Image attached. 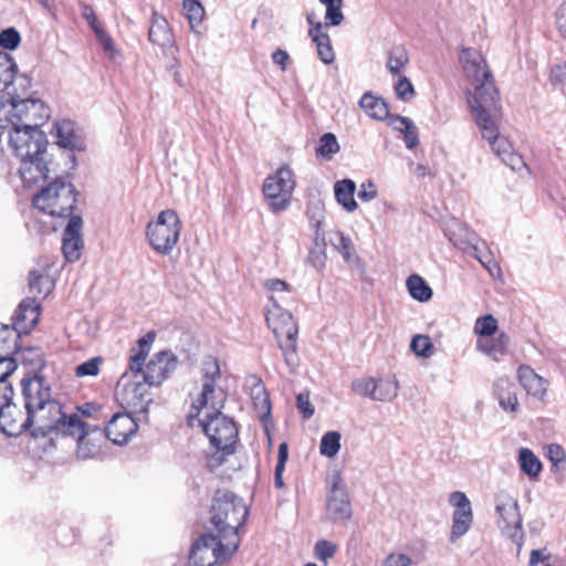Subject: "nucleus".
Returning a JSON list of instances; mask_svg holds the SVG:
<instances>
[{"label":"nucleus","mask_w":566,"mask_h":566,"mask_svg":"<svg viewBox=\"0 0 566 566\" xmlns=\"http://www.w3.org/2000/svg\"><path fill=\"white\" fill-rule=\"evenodd\" d=\"M21 385L32 437L66 436L70 430L78 429V416L62 411V406L51 398L50 387L43 377L22 379Z\"/></svg>","instance_id":"f257e3e1"},{"label":"nucleus","mask_w":566,"mask_h":566,"mask_svg":"<svg viewBox=\"0 0 566 566\" xmlns=\"http://www.w3.org/2000/svg\"><path fill=\"white\" fill-rule=\"evenodd\" d=\"M9 143L15 156L20 158L19 174L28 187L41 180L49 179L54 171L53 161L46 151L45 134L33 126L12 127L9 132Z\"/></svg>","instance_id":"f03ea898"},{"label":"nucleus","mask_w":566,"mask_h":566,"mask_svg":"<svg viewBox=\"0 0 566 566\" xmlns=\"http://www.w3.org/2000/svg\"><path fill=\"white\" fill-rule=\"evenodd\" d=\"M281 303H287V300L275 295L269 297V304L265 306V321L276 339L286 366L290 371H294L298 366V326L290 311L283 308Z\"/></svg>","instance_id":"7ed1b4c3"},{"label":"nucleus","mask_w":566,"mask_h":566,"mask_svg":"<svg viewBox=\"0 0 566 566\" xmlns=\"http://www.w3.org/2000/svg\"><path fill=\"white\" fill-rule=\"evenodd\" d=\"M249 514L248 506L241 497L232 492L217 491L211 506L210 523L213 525L217 534L214 537L220 542H237L239 528L244 524Z\"/></svg>","instance_id":"20e7f679"},{"label":"nucleus","mask_w":566,"mask_h":566,"mask_svg":"<svg viewBox=\"0 0 566 566\" xmlns=\"http://www.w3.org/2000/svg\"><path fill=\"white\" fill-rule=\"evenodd\" d=\"M53 169L55 172L52 171L49 177L53 175V180L34 193L32 206L52 217L71 216L77 203V192L70 180L57 175L54 165Z\"/></svg>","instance_id":"39448f33"},{"label":"nucleus","mask_w":566,"mask_h":566,"mask_svg":"<svg viewBox=\"0 0 566 566\" xmlns=\"http://www.w3.org/2000/svg\"><path fill=\"white\" fill-rule=\"evenodd\" d=\"M223 403L224 400H220V406L214 407L213 401H210L208 409H202L193 422H198L213 447L226 453H232L238 429L233 420L221 412Z\"/></svg>","instance_id":"423d86ee"},{"label":"nucleus","mask_w":566,"mask_h":566,"mask_svg":"<svg viewBox=\"0 0 566 566\" xmlns=\"http://www.w3.org/2000/svg\"><path fill=\"white\" fill-rule=\"evenodd\" d=\"M460 62L468 82L473 87L472 92H467L468 102H471V99L490 101L492 97L500 96L493 75L479 51L463 49L460 54Z\"/></svg>","instance_id":"0eeeda50"},{"label":"nucleus","mask_w":566,"mask_h":566,"mask_svg":"<svg viewBox=\"0 0 566 566\" xmlns=\"http://www.w3.org/2000/svg\"><path fill=\"white\" fill-rule=\"evenodd\" d=\"M460 62L468 82L473 87L472 92H467L468 102H471V99L490 101L492 97L500 96L493 75L479 51L463 49L460 54Z\"/></svg>","instance_id":"6e6552de"},{"label":"nucleus","mask_w":566,"mask_h":566,"mask_svg":"<svg viewBox=\"0 0 566 566\" xmlns=\"http://www.w3.org/2000/svg\"><path fill=\"white\" fill-rule=\"evenodd\" d=\"M180 231L181 224L177 212L167 209L159 212L155 221L148 222L146 238L157 253L167 255L177 244Z\"/></svg>","instance_id":"1a4fd4ad"},{"label":"nucleus","mask_w":566,"mask_h":566,"mask_svg":"<svg viewBox=\"0 0 566 566\" xmlns=\"http://www.w3.org/2000/svg\"><path fill=\"white\" fill-rule=\"evenodd\" d=\"M237 542L221 543L212 533H203L191 546L190 566H214L228 560L238 548Z\"/></svg>","instance_id":"9d476101"},{"label":"nucleus","mask_w":566,"mask_h":566,"mask_svg":"<svg viewBox=\"0 0 566 566\" xmlns=\"http://www.w3.org/2000/svg\"><path fill=\"white\" fill-rule=\"evenodd\" d=\"M150 386L134 374L125 373L118 380L115 396L120 406L132 413H147L153 401Z\"/></svg>","instance_id":"9b49d317"},{"label":"nucleus","mask_w":566,"mask_h":566,"mask_svg":"<svg viewBox=\"0 0 566 566\" xmlns=\"http://www.w3.org/2000/svg\"><path fill=\"white\" fill-rule=\"evenodd\" d=\"M295 185L293 171L287 166L280 167L274 175L265 178L263 195L272 211L280 212L290 207Z\"/></svg>","instance_id":"f8f14e48"},{"label":"nucleus","mask_w":566,"mask_h":566,"mask_svg":"<svg viewBox=\"0 0 566 566\" xmlns=\"http://www.w3.org/2000/svg\"><path fill=\"white\" fill-rule=\"evenodd\" d=\"M202 389L196 401L192 402L187 421L193 427V419L197 418L202 409H208L209 402L213 401L214 407L220 406V400H224V392L216 387V380L220 378V368L217 359H209L203 363Z\"/></svg>","instance_id":"ddd939ff"},{"label":"nucleus","mask_w":566,"mask_h":566,"mask_svg":"<svg viewBox=\"0 0 566 566\" xmlns=\"http://www.w3.org/2000/svg\"><path fill=\"white\" fill-rule=\"evenodd\" d=\"M31 88V78L20 74L14 59L0 51V94L2 97L15 98L27 94Z\"/></svg>","instance_id":"4468645a"},{"label":"nucleus","mask_w":566,"mask_h":566,"mask_svg":"<svg viewBox=\"0 0 566 566\" xmlns=\"http://www.w3.org/2000/svg\"><path fill=\"white\" fill-rule=\"evenodd\" d=\"M468 104L482 137L489 144H494L500 136L496 124V116L500 112V96L492 97L490 101L471 99Z\"/></svg>","instance_id":"2eb2a0df"},{"label":"nucleus","mask_w":566,"mask_h":566,"mask_svg":"<svg viewBox=\"0 0 566 566\" xmlns=\"http://www.w3.org/2000/svg\"><path fill=\"white\" fill-rule=\"evenodd\" d=\"M495 511L500 518V527L506 536L520 544L524 533L517 501L510 494L501 492L495 496Z\"/></svg>","instance_id":"dca6fc26"},{"label":"nucleus","mask_w":566,"mask_h":566,"mask_svg":"<svg viewBox=\"0 0 566 566\" xmlns=\"http://www.w3.org/2000/svg\"><path fill=\"white\" fill-rule=\"evenodd\" d=\"M352 514L348 492L342 482L340 475L336 474L327 496L326 518L333 523H342L349 520Z\"/></svg>","instance_id":"f3484780"},{"label":"nucleus","mask_w":566,"mask_h":566,"mask_svg":"<svg viewBox=\"0 0 566 566\" xmlns=\"http://www.w3.org/2000/svg\"><path fill=\"white\" fill-rule=\"evenodd\" d=\"M176 366V356L170 352L163 350L153 356L138 378L150 387L159 386L175 370Z\"/></svg>","instance_id":"a211bd4d"},{"label":"nucleus","mask_w":566,"mask_h":566,"mask_svg":"<svg viewBox=\"0 0 566 566\" xmlns=\"http://www.w3.org/2000/svg\"><path fill=\"white\" fill-rule=\"evenodd\" d=\"M28 410L17 403L2 402L0 405V430L9 437H18L29 430Z\"/></svg>","instance_id":"6ab92c4d"},{"label":"nucleus","mask_w":566,"mask_h":566,"mask_svg":"<svg viewBox=\"0 0 566 566\" xmlns=\"http://www.w3.org/2000/svg\"><path fill=\"white\" fill-rule=\"evenodd\" d=\"M444 234L455 248L465 253H475L476 244L481 242L479 235L458 219L446 224Z\"/></svg>","instance_id":"aec40b11"},{"label":"nucleus","mask_w":566,"mask_h":566,"mask_svg":"<svg viewBox=\"0 0 566 566\" xmlns=\"http://www.w3.org/2000/svg\"><path fill=\"white\" fill-rule=\"evenodd\" d=\"M40 317V304L34 297L23 300L19 307L15 310L12 317L13 325L12 329L15 331L17 336L20 337L22 334H29L36 325Z\"/></svg>","instance_id":"412c9836"},{"label":"nucleus","mask_w":566,"mask_h":566,"mask_svg":"<svg viewBox=\"0 0 566 566\" xmlns=\"http://www.w3.org/2000/svg\"><path fill=\"white\" fill-rule=\"evenodd\" d=\"M137 429L138 424L132 416L118 412L108 421L105 434L114 444L122 446L137 432Z\"/></svg>","instance_id":"4be33fe9"},{"label":"nucleus","mask_w":566,"mask_h":566,"mask_svg":"<svg viewBox=\"0 0 566 566\" xmlns=\"http://www.w3.org/2000/svg\"><path fill=\"white\" fill-rule=\"evenodd\" d=\"M82 227V218L80 216H72L64 229L62 251L65 259L70 262H75L81 256V249L83 248Z\"/></svg>","instance_id":"5701e85b"},{"label":"nucleus","mask_w":566,"mask_h":566,"mask_svg":"<svg viewBox=\"0 0 566 566\" xmlns=\"http://www.w3.org/2000/svg\"><path fill=\"white\" fill-rule=\"evenodd\" d=\"M517 380L528 395L541 401L545 400L548 381L536 374L531 366L521 365L517 368Z\"/></svg>","instance_id":"b1692460"},{"label":"nucleus","mask_w":566,"mask_h":566,"mask_svg":"<svg viewBox=\"0 0 566 566\" xmlns=\"http://www.w3.org/2000/svg\"><path fill=\"white\" fill-rule=\"evenodd\" d=\"M56 145L71 151L85 150V143L77 133L75 123L70 119H63L54 124Z\"/></svg>","instance_id":"393cba45"},{"label":"nucleus","mask_w":566,"mask_h":566,"mask_svg":"<svg viewBox=\"0 0 566 566\" xmlns=\"http://www.w3.org/2000/svg\"><path fill=\"white\" fill-rule=\"evenodd\" d=\"M78 429L70 430L66 436L77 439L76 457L81 460L93 459L101 452V444L93 441L90 437L88 428L85 422L78 418Z\"/></svg>","instance_id":"a878e982"},{"label":"nucleus","mask_w":566,"mask_h":566,"mask_svg":"<svg viewBox=\"0 0 566 566\" xmlns=\"http://www.w3.org/2000/svg\"><path fill=\"white\" fill-rule=\"evenodd\" d=\"M245 385L250 390L253 405L259 412V417L264 421L271 415L270 396L260 377L251 375L247 378Z\"/></svg>","instance_id":"bb28decb"},{"label":"nucleus","mask_w":566,"mask_h":566,"mask_svg":"<svg viewBox=\"0 0 566 566\" xmlns=\"http://www.w3.org/2000/svg\"><path fill=\"white\" fill-rule=\"evenodd\" d=\"M307 22L312 25L310 29V35L312 36L313 42L316 44L318 57L325 64L333 63L335 60V53L332 48L328 34L323 32L322 23H313L310 15H307Z\"/></svg>","instance_id":"cd10ccee"},{"label":"nucleus","mask_w":566,"mask_h":566,"mask_svg":"<svg viewBox=\"0 0 566 566\" xmlns=\"http://www.w3.org/2000/svg\"><path fill=\"white\" fill-rule=\"evenodd\" d=\"M148 39L154 45L160 48H171L174 35L169 29L168 21L156 11L151 15V24L148 31Z\"/></svg>","instance_id":"c85d7f7f"},{"label":"nucleus","mask_w":566,"mask_h":566,"mask_svg":"<svg viewBox=\"0 0 566 566\" xmlns=\"http://www.w3.org/2000/svg\"><path fill=\"white\" fill-rule=\"evenodd\" d=\"M156 333L154 331L147 332L137 342L138 349L129 358V373L136 377L142 373L146 357L149 354L150 347L155 340Z\"/></svg>","instance_id":"c756f323"},{"label":"nucleus","mask_w":566,"mask_h":566,"mask_svg":"<svg viewBox=\"0 0 566 566\" xmlns=\"http://www.w3.org/2000/svg\"><path fill=\"white\" fill-rule=\"evenodd\" d=\"M356 185L350 179L336 181L334 185V193L337 202L348 212L357 209V202L354 198Z\"/></svg>","instance_id":"7c9ffc66"},{"label":"nucleus","mask_w":566,"mask_h":566,"mask_svg":"<svg viewBox=\"0 0 566 566\" xmlns=\"http://www.w3.org/2000/svg\"><path fill=\"white\" fill-rule=\"evenodd\" d=\"M359 106L364 112L376 120H384L389 116V109L382 98L374 96L371 93H365L360 101Z\"/></svg>","instance_id":"2f4dec72"},{"label":"nucleus","mask_w":566,"mask_h":566,"mask_svg":"<svg viewBox=\"0 0 566 566\" xmlns=\"http://www.w3.org/2000/svg\"><path fill=\"white\" fill-rule=\"evenodd\" d=\"M472 522V509L454 510L452 515L450 542L455 543L459 538H461L470 530Z\"/></svg>","instance_id":"473e14b6"},{"label":"nucleus","mask_w":566,"mask_h":566,"mask_svg":"<svg viewBox=\"0 0 566 566\" xmlns=\"http://www.w3.org/2000/svg\"><path fill=\"white\" fill-rule=\"evenodd\" d=\"M509 344L510 337L506 334L502 333L499 334L497 337H495L490 343H483L479 340L476 347L480 352L490 356L493 360L500 361L501 358L506 355Z\"/></svg>","instance_id":"72a5a7b5"},{"label":"nucleus","mask_w":566,"mask_h":566,"mask_svg":"<svg viewBox=\"0 0 566 566\" xmlns=\"http://www.w3.org/2000/svg\"><path fill=\"white\" fill-rule=\"evenodd\" d=\"M518 464L521 471L526 474L530 479H537L542 472L543 465L541 460L535 453L527 449L522 448L518 452Z\"/></svg>","instance_id":"f704fd0d"},{"label":"nucleus","mask_w":566,"mask_h":566,"mask_svg":"<svg viewBox=\"0 0 566 566\" xmlns=\"http://www.w3.org/2000/svg\"><path fill=\"white\" fill-rule=\"evenodd\" d=\"M409 294L419 302H428L433 292L427 282L418 274H411L406 282Z\"/></svg>","instance_id":"c9c22d12"},{"label":"nucleus","mask_w":566,"mask_h":566,"mask_svg":"<svg viewBox=\"0 0 566 566\" xmlns=\"http://www.w3.org/2000/svg\"><path fill=\"white\" fill-rule=\"evenodd\" d=\"M18 336L9 325L0 324V357L13 358L18 350Z\"/></svg>","instance_id":"e433bc0d"},{"label":"nucleus","mask_w":566,"mask_h":566,"mask_svg":"<svg viewBox=\"0 0 566 566\" xmlns=\"http://www.w3.org/2000/svg\"><path fill=\"white\" fill-rule=\"evenodd\" d=\"M340 147L338 140L333 133H325L318 140V146L315 149L317 157L331 160L335 154L339 151Z\"/></svg>","instance_id":"4c0bfd02"},{"label":"nucleus","mask_w":566,"mask_h":566,"mask_svg":"<svg viewBox=\"0 0 566 566\" xmlns=\"http://www.w3.org/2000/svg\"><path fill=\"white\" fill-rule=\"evenodd\" d=\"M12 104L13 109V127H24V126H33L39 127L40 123H31L29 118V113L27 111V105L24 104L23 96L15 98H8Z\"/></svg>","instance_id":"58836bf2"},{"label":"nucleus","mask_w":566,"mask_h":566,"mask_svg":"<svg viewBox=\"0 0 566 566\" xmlns=\"http://www.w3.org/2000/svg\"><path fill=\"white\" fill-rule=\"evenodd\" d=\"M399 384L395 379H376L375 400L391 401L398 395Z\"/></svg>","instance_id":"ea45409f"},{"label":"nucleus","mask_w":566,"mask_h":566,"mask_svg":"<svg viewBox=\"0 0 566 566\" xmlns=\"http://www.w3.org/2000/svg\"><path fill=\"white\" fill-rule=\"evenodd\" d=\"M28 94L29 91L23 95V101L24 104H28L27 111L29 113V118L31 123L41 124L43 120L49 118V111L40 98L29 97Z\"/></svg>","instance_id":"a19ab883"},{"label":"nucleus","mask_w":566,"mask_h":566,"mask_svg":"<svg viewBox=\"0 0 566 566\" xmlns=\"http://www.w3.org/2000/svg\"><path fill=\"white\" fill-rule=\"evenodd\" d=\"M340 433L338 431H327L323 434L319 443V452L326 458H334L340 449Z\"/></svg>","instance_id":"79ce46f5"},{"label":"nucleus","mask_w":566,"mask_h":566,"mask_svg":"<svg viewBox=\"0 0 566 566\" xmlns=\"http://www.w3.org/2000/svg\"><path fill=\"white\" fill-rule=\"evenodd\" d=\"M319 2L326 7L325 24L333 27L339 25L344 20L342 12L343 0H319Z\"/></svg>","instance_id":"37998d69"},{"label":"nucleus","mask_w":566,"mask_h":566,"mask_svg":"<svg viewBox=\"0 0 566 566\" xmlns=\"http://www.w3.org/2000/svg\"><path fill=\"white\" fill-rule=\"evenodd\" d=\"M409 62V55L405 48L396 46L389 52L387 67L390 73L399 74Z\"/></svg>","instance_id":"c03bdc74"},{"label":"nucleus","mask_w":566,"mask_h":566,"mask_svg":"<svg viewBox=\"0 0 566 566\" xmlns=\"http://www.w3.org/2000/svg\"><path fill=\"white\" fill-rule=\"evenodd\" d=\"M184 10L191 30H195L205 18V9L199 0H184Z\"/></svg>","instance_id":"a18cd8bd"},{"label":"nucleus","mask_w":566,"mask_h":566,"mask_svg":"<svg viewBox=\"0 0 566 566\" xmlns=\"http://www.w3.org/2000/svg\"><path fill=\"white\" fill-rule=\"evenodd\" d=\"M29 290L34 297L38 295L46 296L51 290V283L41 273L32 271L29 275Z\"/></svg>","instance_id":"49530a36"},{"label":"nucleus","mask_w":566,"mask_h":566,"mask_svg":"<svg viewBox=\"0 0 566 566\" xmlns=\"http://www.w3.org/2000/svg\"><path fill=\"white\" fill-rule=\"evenodd\" d=\"M289 459V447L286 442H282L279 446L277 451V462L275 465V472H274V486L276 489H282L284 486L283 482V472L285 470V464Z\"/></svg>","instance_id":"de8ad7c7"},{"label":"nucleus","mask_w":566,"mask_h":566,"mask_svg":"<svg viewBox=\"0 0 566 566\" xmlns=\"http://www.w3.org/2000/svg\"><path fill=\"white\" fill-rule=\"evenodd\" d=\"M21 43V34L14 27H9L0 32V48L6 51H14Z\"/></svg>","instance_id":"09e8293b"},{"label":"nucleus","mask_w":566,"mask_h":566,"mask_svg":"<svg viewBox=\"0 0 566 566\" xmlns=\"http://www.w3.org/2000/svg\"><path fill=\"white\" fill-rule=\"evenodd\" d=\"M411 350L420 357L428 358L433 354L431 339L426 335H415L410 344Z\"/></svg>","instance_id":"8fccbe9b"},{"label":"nucleus","mask_w":566,"mask_h":566,"mask_svg":"<svg viewBox=\"0 0 566 566\" xmlns=\"http://www.w3.org/2000/svg\"><path fill=\"white\" fill-rule=\"evenodd\" d=\"M497 331V321L491 314L479 317L474 325V333L481 337L492 336Z\"/></svg>","instance_id":"3c124183"},{"label":"nucleus","mask_w":566,"mask_h":566,"mask_svg":"<svg viewBox=\"0 0 566 566\" xmlns=\"http://www.w3.org/2000/svg\"><path fill=\"white\" fill-rule=\"evenodd\" d=\"M352 389L361 397L375 400L376 379L375 378H359L352 382Z\"/></svg>","instance_id":"603ef678"},{"label":"nucleus","mask_w":566,"mask_h":566,"mask_svg":"<svg viewBox=\"0 0 566 566\" xmlns=\"http://www.w3.org/2000/svg\"><path fill=\"white\" fill-rule=\"evenodd\" d=\"M546 457L557 470H566V452L564 448L557 443L547 446Z\"/></svg>","instance_id":"864d4df0"},{"label":"nucleus","mask_w":566,"mask_h":566,"mask_svg":"<svg viewBox=\"0 0 566 566\" xmlns=\"http://www.w3.org/2000/svg\"><path fill=\"white\" fill-rule=\"evenodd\" d=\"M336 551L337 546L326 539L317 541L314 546L315 557L324 563H327L335 555Z\"/></svg>","instance_id":"5fc2aeb1"},{"label":"nucleus","mask_w":566,"mask_h":566,"mask_svg":"<svg viewBox=\"0 0 566 566\" xmlns=\"http://www.w3.org/2000/svg\"><path fill=\"white\" fill-rule=\"evenodd\" d=\"M101 357H93L82 364L75 369L77 377L96 376L99 371V365L102 364Z\"/></svg>","instance_id":"6e6d98bb"},{"label":"nucleus","mask_w":566,"mask_h":566,"mask_svg":"<svg viewBox=\"0 0 566 566\" xmlns=\"http://www.w3.org/2000/svg\"><path fill=\"white\" fill-rule=\"evenodd\" d=\"M504 146H505V150L504 153L507 155L506 157H503V163L509 166L512 170L514 171H518L521 170L522 168L526 167L522 156H520L518 154H516L513 148H512V145L510 143H504Z\"/></svg>","instance_id":"4d7b16f0"},{"label":"nucleus","mask_w":566,"mask_h":566,"mask_svg":"<svg viewBox=\"0 0 566 566\" xmlns=\"http://www.w3.org/2000/svg\"><path fill=\"white\" fill-rule=\"evenodd\" d=\"M395 91L397 96L403 101H409L415 94L411 82L405 76L399 78L398 83L395 85Z\"/></svg>","instance_id":"13d9d810"},{"label":"nucleus","mask_w":566,"mask_h":566,"mask_svg":"<svg viewBox=\"0 0 566 566\" xmlns=\"http://www.w3.org/2000/svg\"><path fill=\"white\" fill-rule=\"evenodd\" d=\"M95 34L98 38L105 53L109 56V59L114 60L117 51L114 46L112 38L102 29H95Z\"/></svg>","instance_id":"bf43d9fd"},{"label":"nucleus","mask_w":566,"mask_h":566,"mask_svg":"<svg viewBox=\"0 0 566 566\" xmlns=\"http://www.w3.org/2000/svg\"><path fill=\"white\" fill-rule=\"evenodd\" d=\"M555 25L559 36L566 41V1L555 12Z\"/></svg>","instance_id":"052dcab7"},{"label":"nucleus","mask_w":566,"mask_h":566,"mask_svg":"<svg viewBox=\"0 0 566 566\" xmlns=\"http://www.w3.org/2000/svg\"><path fill=\"white\" fill-rule=\"evenodd\" d=\"M296 407L305 419H310L314 415V407L307 394L301 392L296 396Z\"/></svg>","instance_id":"680f3d73"},{"label":"nucleus","mask_w":566,"mask_h":566,"mask_svg":"<svg viewBox=\"0 0 566 566\" xmlns=\"http://www.w3.org/2000/svg\"><path fill=\"white\" fill-rule=\"evenodd\" d=\"M500 407L505 411H516L518 407V399L514 391H507L506 395H500L497 399Z\"/></svg>","instance_id":"e2e57ef3"},{"label":"nucleus","mask_w":566,"mask_h":566,"mask_svg":"<svg viewBox=\"0 0 566 566\" xmlns=\"http://www.w3.org/2000/svg\"><path fill=\"white\" fill-rule=\"evenodd\" d=\"M402 134H403L405 145L408 149H413L418 146L419 133H418V128L415 125V123L409 125L408 128L405 129Z\"/></svg>","instance_id":"0e129e2a"},{"label":"nucleus","mask_w":566,"mask_h":566,"mask_svg":"<svg viewBox=\"0 0 566 566\" xmlns=\"http://www.w3.org/2000/svg\"><path fill=\"white\" fill-rule=\"evenodd\" d=\"M449 502L450 504L455 509V510H467V509H471V503H470V500L468 499V496L461 492V491H454L450 494V497H449Z\"/></svg>","instance_id":"69168bd1"},{"label":"nucleus","mask_w":566,"mask_h":566,"mask_svg":"<svg viewBox=\"0 0 566 566\" xmlns=\"http://www.w3.org/2000/svg\"><path fill=\"white\" fill-rule=\"evenodd\" d=\"M377 197V189L375 184L371 180H366L360 185V189L358 191V198L361 201H370Z\"/></svg>","instance_id":"338daca9"},{"label":"nucleus","mask_w":566,"mask_h":566,"mask_svg":"<svg viewBox=\"0 0 566 566\" xmlns=\"http://www.w3.org/2000/svg\"><path fill=\"white\" fill-rule=\"evenodd\" d=\"M411 559L405 554H389L385 560L384 566H410Z\"/></svg>","instance_id":"774afa93"}]
</instances>
